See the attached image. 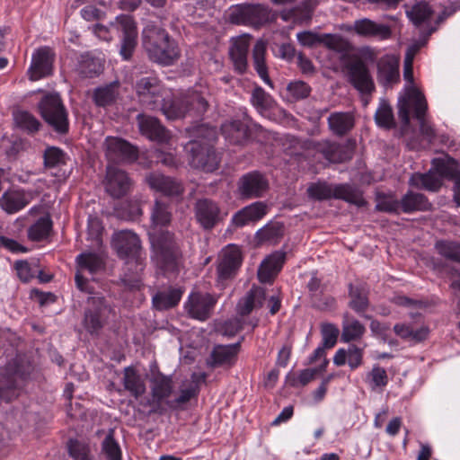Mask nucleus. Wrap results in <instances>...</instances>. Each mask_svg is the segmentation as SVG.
<instances>
[{"label":"nucleus","instance_id":"41","mask_svg":"<svg viewBox=\"0 0 460 460\" xmlns=\"http://www.w3.org/2000/svg\"><path fill=\"white\" fill-rule=\"evenodd\" d=\"M78 270H87L91 274L96 273L104 267V261L101 255L95 252H82L75 259Z\"/></svg>","mask_w":460,"mask_h":460},{"label":"nucleus","instance_id":"63","mask_svg":"<svg viewBox=\"0 0 460 460\" xmlns=\"http://www.w3.org/2000/svg\"><path fill=\"white\" fill-rule=\"evenodd\" d=\"M402 208L401 201L394 199L391 196H378L376 208L378 211L394 213L397 212Z\"/></svg>","mask_w":460,"mask_h":460},{"label":"nucleus","instance_id":"56","mask_svg":"<svg viewBox=\"0 0 460 460\" xmlns=\"http://www.w3.org/2000/svg\"><path fill=\"white\" fill-rule=\"evenodd\" d=\"M435 248L446 259L460 262V243L441 240L436 243Z\"/></svg>","mask_w":460,"mask_h":460},{"label":"nucleus","instance_id":"4","mask_svg":"<svg viewBox=\"0 0 460 460\" xmlns=\"http://www.w3.org/2000/svg\"><path fill=\"white\" fill-rule=\"evenodd\" d=\"M427 110L428 103L424 95L414 86H411L406 95L399 99L398 117L402 126L410 125V111H412L414 118L419 121L421 135L431 142L435 137V130L425 118Z\"/></svg>","mask_w":460,"mask_h":460},{"label":"nucleus","instance_id":"33","mask_svg":"<svg viewBox=\"0 0 460 460\" xmlns=\"http://www.w3.org/2000/svg\"><path fill=\"white\" fill-rule=\"evenodd\" d=\"M265 300V290L261 287L253 286L237 304V312L244 316L255 308L261 307Z\"/></svg>","mask_w":460,"mask_h":460},{"label":"nucleus","instance_id":"48","mask_svg":"<svg viewBox=\"0 0 460 460\" xmlns=\"http://www.w3.org/2000/svg\"><path fill=\"white\" fill-rule=\"evenodd\" d=\"M282 235L283 225L279 222L270 223L256 233V238L260 243H276Z\"/></svg>","mask_w":460,"mask_h":460},{"label":"nucleus","instance_id":"46","mask_svg":"<svg viewBox=\"0 0 460 460\" xmlns=\"http://www.w3.org/2000/svg\"><path fill=\"white\" fill-rule=\"evenodd\" d=\"M366 332L365 326L358 320L348 318L346 314L342 323L341 340L350 342L360 339Z\"/></svg>","mask_w":460,"mask_h":460},{"label":"nucleus","instance_id":"8","mask_svg":"<svg viewBox=\"0 0 460 460\" xmlns=\"http://www.w3.org/2000/svg\"><path fill=\"white\" fill-rule=\"evenodd\" d=\"M139 102L147 110L155 111L165 98L170 97L168 91L155 76L142 77L135 84Z\"/></svg>","mask_w":460,"mask_h":460},{"label":"nucleus","instance_id":"49","mask_svg":"<svg viewBox=\"0 0 460 460\" xmlns=\"http://www.w3.org/2000/svg\"><path fill=\"white\" fill-rule=\"evenodd\" d=\"M349 295L350 297L349 307L355 312L360 314L368 307V298L366 290L359 286L349 285Z\"/></svg>","mask_w":460,"mask_h":460},{"label":"nucleus","instance_id":"28","mask_svg":"<svg viewBox=\"0 0 460 460\" xmlns=\"http://www.w3.org/2000/svg\"><path fill=\"white\" fill-rule=\"evenodd\" d=\"M30 200V196L23 190H8L0 197V208L7 214H14L24 208Z\"/></svg>","mask_w":460,"mask_h":460},{"label":"nucleus","instance_id":"9","mask_svg":"<svg viewBox=\"0 0 460 460\" xmlns=\"http://www.w3.org/2000/svg\"><path fill=\"white\" fill-rule=\"evenodd\" d=\"M110 29L122 32L119 54L123 59H130L137 43V25L133 18L120 14L110 22Z\"/></svg>","mask_w":460,"mask_h":460},{"label":"nucleus","instance_id":"44","mask_svg":"<svg viewBox=\"0 0 460 460\" xmlns=\"http://www.w3.org/2000/svg\"><path fill=\"white\" fill-rule=\"evenodd\" d=\"M402 209L405 213H411L416 210H428L430 203L421 193L409 191L401 199Z\"/></svg>","mask_w":460,"mask_h":460},{"label":"nucleus","instance_id":"35","mask_svg":"<svg viewBox=\"0 0 460 460\" xmlns=\"http://www.w3.org/2000/svg\"><path fill=\"white\" fill-rule=\"evenodd\" d=\"M119 95V83L111 82L97 87L93 92L94 103L99 107H107L112 105Z\"/></svg>","mask_w":460,"mask_h":460},{"label":"nucleus","instance_id":"11","mask_svg":"<svg viewBox=\"0 0 460 460\" xmlns=\"http://www.w3.org/2000/svg\"><path fill=\"white\" fill-rule=\"evenodd\" d=\"M191 155L190 164L204 172H213L218 168L219 158L212 145H201L199 141H190L187 146Z\"/></svg>","mask_w":460,"mask_h":460},{"label":"nucleus","instance_id":"64","mask_svg":"<svg viewBox=\"0 0 460 460\" xmlns=\"http://www.w3.org/2000/svg\"><path fill=\"white\" fill-rule=\"evenodd\" d=\"M347 363L350 369L354 370L363 363L364 348H359L354 344H349L348 349Z\"/></svg>","mask_w":460,"mask_h":460},{"label":"nucleus","instance_id":"24","mask_svg":"<svg viewBox=\"0 0 460 460\" xmlns=\"http://www.w3.org/2000/svg\"><path fill=\"white\" fill-rule=\"evenodd\" d=\"M25 379L18 373L0 376V401L10 402L18 398L24 387Z\"/></svg>","mask_w":460,"mask_h":460},{"label":"nucleus","instance_id":"26","mask_svg":"<svg viewBox=\"0 0 460 460\" xmlns=\"http://www.w3.org/2000/svg\"><path fill=\"white\" fill-rule=\"evenodd\" d=\"M286 258L283 252H275L266 257L258 270V279L261 283L271 282L280 271Z\"/></svg>","mask_w":460,"mask_h":460},{"label":"nucleus","instance_id":"57","mask_svg":"<svg viewBox=\"0 0 460 460\" xmlns=\"http://www.w3.org/2000/svg\"><path fill=\"white\" fill-rule=\"evenodd\" d=\"M16 125L29 133L37 132L40 129V121L30 112L18 111L13 113Z\"/></svg>","mask_w":460,"mask_h":460},{"label":"nucleus","instance_id":"59","mask_svg":"<svg viewBox=\"0 0 460 460\" xmlns=\"http://www.w3.org/2000/svg\"><path fill=\"white\" fill-rule=\"evenodd\" d=\"M43 158L46 168H56L66 164V154L56 146L46 148Z\"/></svg>","mask_w":460,"mask_h":460},{"label":"nucleus","instance_id":"16","mask_svg":"<svg viewBox=\"0 0 460 460\" xmlns=\"http://www.w3.org/2000/svg\"><path fill=\"white\" fill-rule=\"evenodd\" d=\"M54 54L50 48L41 47L36 49L31 57V63L28 69L31 80L37 81L52 73Z\"/></svg>","mask_w":460,"mask_h":460},{"label":"nucleus","instance_id":"52","mask_svg":"<svg viewBox=\"0 0 460 460\" xmlns=\"http://www.w3.org/2000/svg\"><path fill=\"white\" fill-rule=\"evenodd\" d=\"M52 228V221L49 217H40L28 230V236L32 241L46 238Z\"/></svg>","mask_w":460,"mask_h":460},{"label":"nucleus","instance_id":"54","mask_svg":"<svg viewBox=\"0 0 460 460\" xmlns=\"http://www.w3.org/2000/svg\"><path fill=\"white\" fill-rule=\"evenodd\" d=\"M375 121L377 126L385 128H392L395 126L392 107L385 100L379 103L375 114Z\"/></svg>","mask_w":460,"mask_h":460},{"label":"nucleus","instance_id":"27","mask_svg":"<svg viewBox=\"0 0 460 460\" xmlns=\"http://www.w3.org/2000/svg\"><path fill=\"white\" fill-rule=\"evenodd\" d=\"M240 341L231 345H217L210 355V366L213 367H230L237 358Z\"/></svg>","mask_w":460,"mask_h":460},{"label":"nucleus","instance_id":"62","mask_svg":"<svg viewBox=\"0 0 460 460\" xmlns=\"http://www.w3.org/2000/svg\"><path fill=\"white\" fill-rule=\"evenodd\" d=\"M323 345L327 349L335 346L339 335V329L332 323H323L322 325Z\"/></svg>","mask_w":460,"mask_h":460},{"label":"nucleus","instance_id":"51","mask_svg":"<svg viewBox=\"0 0 460 460\" xmlns=\"http://www.w3.org/2000/svg\"><path fill=\"white\" fill-rule=\"evenodd\" d=\"M251 103L260 113H262L271 108L273 99L262 87L255 86L251 93Z\"/></svg>","mask_w":460,"mask_h":460},{"label":"nucleus","instance_id":"2","mask_svg":"<svg viewBox=\"0 0 460 460\" xmlns=\"http://www.w3.org/2000/svg\"><path fill=\"white\" fill-rule=\"evenodd\" d=\"M112 246L119 258L126 261L123 281L130 287H137L140 274L145 269V257L138 235L129 230L116 232L112 236Z\"/></svg>","mask_w":460,"mask_h":460},{"label":"nucleus","instance_id":"39","mask_svg":"<svg viewBox=\"0 0 460 460\" xmlns=\"http://www.w3.org/2000/svg\"><path fill=\"white\" fill-rule=\"evenodd\" d=\"M266 44L263 40H258L252 49L253 66L262 81L272 87V83L268 75L265 64Z\"/></svg>","mask_w":460,"mask_h":460},{"label":"nucleus","instance_id":"43","mask_svg":"<svg viewBox=\"0 0 460 460\" xmlns=\"http://www.w3.org/2000/svg\"><path fill=\"white\" fill-rule=\"evenodd\" d=\"M394 333L402 340L413 341L415 342H420L428 338L429 330L426 326H422L417 330L406 323H396L394 326Z\"/></svg>","mask_w":460,"mask_h":460},{"label":"nucleus","instance_id":"47","mask_svg":"<svg viewBox=\"0 0 460 460\" xmlns=\"http://www.w3.org/2000/svg\"><path fill=\"white\" fill-rule=\"evenodd\" d=\"M406 14L414 25L420 26L430 19L433 10L427 2H419L408 8Z\"/></svg>","mask_w":460,"mask_h":460},{"label":"nucleus","instance_id":"13","mask_svg":"<svg viewBox=\"0 0 460 460\" xmlns=\"http://www.w3.org/2000/svg\"><path fill=\"white\" fill-rule=\"evenodd\" d=\"M103 146L107 159L114 164L131 162L137 156V149L128 141L119 137H108Z\"/></svg>","mask_w":460,"mask_h":460},{"label":"nucleus","instance_id":"3","mask_svg":"<svg viewBox=\"0 0 460 460\" xmlns=\"http://www.w3.org/2000/svg\"><path fill=\"white\" fill-rule=\"evenodd\" d=\"M142 45L149 59L171 66L180 58L177 42L160 25L148 23L142 31Z\"/></svg>","mask_w":460,"mask_h":460},{"label":"nucleus","instance_id":"34","mask_svg":"<svg viewBox=\"0 0 460 460\" xmlns=\"http://www.w3.org/2000/svg\"><path fill=\"white\" fill-rule=\"evenodd\" d=\"M221 131L231 145H243L248 138V128L240 120L225 122L221 126Z\"/></svg>","mask_w":460,"mask_h":460},{"label":"nucleus","instance_id":"61","mask_svg":"<svg viewBox=\"0 0 460 460\" xmlns=\"http://www.w3.org/2000/svg\"><path fill=\"white\" fill-rule=\"evenodd\" d=\"M287 90L295 101L305 99L311 93V87L303 81L289 83Z\"/></svg>","mask_w":460,"mask_h":460},{"label":"nucleus","instance_id":"7","mask_svg":"<svg viewBox=\"0 0 460 460\" xmlns=\"http://www.w3.org/2000/svg\"><path fill=\"white\" fill-rule=\"evenodd\" d=\"M271 10L261 4H240L230 7L228 19L237 25L261 26L270 21Z\"/></svg>","mask_w":460,"mask_h":460},{"label":"nucleus","instance_id":"25","mask_svg":"<svg viewBox=\"0 0 460 460\" xmlns=\"http://www.w3.org/2000/svg\"><path fill=\"white\" fill-rule=\"evenodd\" d=\"M353 30L359 36L379 40H387L392 35L391 28L388 25L377 23L367 18L356 20Z\"/></svg>","mask_w":460,"mask_h":460},{"label":"nucleus","instance_id":"21","mask_svg":"<svg viewBox=\"0 0 460 460\" xmlns=\"http://www.w3.org/2000/svg\"><path fill=\"white\" fill-rule=\"evenodd\" d=\"M145 180L152 190L165 196H180L183 192L181 182L157 172L147 173Z\"/></svg>","mask_w":460,"mask_h":460},{"label":"nucleus","instance_id":"14","mask_svg":"<svg viewBox=\"0 0 460 460\" xmlns=\"http://www.w3.org/2000/svg\"><path fill=\"white\" fill-rule=\"evenodd\" d=\"M217 299L208 293H191L185 304L188 314L199 321H205L210 317Z\"/></svg>","mask_w":460,"mask_h":460},{"label":"nucleus","instance_id":"36","mask_svg":"<svg viewBox=\"0 0 460 460\" xmlns=\"http://www.w3.org/2000/svg\"><path fill=\"white\" fill-rule=\"evenodd\" d=\"M182 292L179 288H168L158 291L153 296V305L157 310H166L175 306L181 298Z\"/></svg>","mask_w":460,"mask_h":460},{"label":"nucleus","instance_id":"22","mask_svg":"<svg viewBox=\"0 0 460 460\" xmlns=\"http://www.w3.org/2000/svg\"><path fill=\"white\" fill-rule=\"evenodd\" d=\"M137 121L141 134L149 139L160 143H164L169 140V131L156 118L146 114H138L137 116Z\"/></svg>","mask_w":460,"mask_h":460},{"label":"nucleus","instance_id":"18","mask_svg":"<svg viewBox=\"0 0 460 460\" xmlns=\"http://www.w3.org/2000/svg\"><path fill=\"white\" fill-rule=\"evenodd\" d=\"M105 190L114 199L127 195L132 186V181L126 172L113 166L107 167Z\"/></svg>","mask_w":460,"mask_h":460},{"label":"nucleus","instance_id":"20","mask_svg":"<svg viewBox=\"0 0 460 460\" xmlns=\"http://www.w3.org/2000/svg\"><path fill=\"white\" fill-rule=\"evenodd\" d=\"M151 382V395L155 408V412L161 413L164 409L163 404L166 405V401H170L169 397L173 391V382L171 376L158 373L150 380Z\"/></svg>","mask_w":460,"mask_h":460},{"label":"nucleus","instance_id":"60","mask_svg":"<svg viewBox=\"0 0 460 460\" xmlns=\"http://www.w3.org/2000/svg\"><path fill=\"white\" fill-rule=\"evenodd\" d=\"M193 141H199L201 145H212L217 138V131L216 128L208 125H199L193 128Z\"/></svg>","mask_w":460,"mask_h":460},{"label":"nucleus","instance_id":"32","mask_svg":"<svg viewBox=\"0 0 460 460\" xmlns=\"http://www.w3.org/2000/svg\"><path fill=\"white\" fill-rule=\"evenodd\" d=\"M327 121L329 128L338 137L347 135L355 126V117L351 112H332Z\"/></svg>","mask_w":460,"mask_h":460},{"label":"nucleus","instance_id":"50","mask_svg":"<svg viewBox=\"0 0 460 460\" xmlns=\"http://www.w3.org/2000/svg\"><path fill=\"white\" fill-rule=\"evenodd\" d=\"M76 70L82 76L91 78L101 72L102 66L99 59L94 58L88 54H84L80 57Z\"/></svg>","mask_w":460,"mask_h":460},{"label":"nucleus","instance_id":"23","mask_svg":"<svg viewBox=\"0 0 460 460\" xmlns=\"http://www.w3.org/2000/svg\"><path fill=\"white\" fill-rule=\"evenodd\" d=\"M242 264V253L235 245L227 246L217 267L218 278L227 279L234 277Z\"/></svg>","mask_w":460,"mask_h":460},{"label":"nucleus","instance_id":"42","mask_svg":"<svg viewBox=\"0 0 460 460\" xmlns=\"http://www.w3.org/2000/svg\"><path fill=\"white\" fill-rule=\"evenodd\" d=\"M158 110L162 111L168 119H177L187 116V108L182 102V95L178 98L165 100L161 103Z\"/></svg>","mask_w":460,"mask_h":460},{"label":"nucleus","instance_id":"31","mask_svg":"<svg viewBox=\"0 0 460 460\" xmlns=\"http://www.w3.org/2000/svg\"><path fill=\"white\" fill-rule=\"evenodd\" d=\"M122 384L124 389L136 399L141 397L146 390L142 376L134 367H126L123 369Z\"/></svg>","mask_w":460,"mask_h":460},{"label":"nucleus","instance_id":"37","mask_svg":"<svg viewBox=\"0 0 460 460\" xmlns=\"http://www.w3.org/2000/svg\"><path fill=\"white\" fill-rule=\"evenodd\" d=\"M249 43L246 39H237L230 49V57L234 63L235 70L243 74L247 68V54Z\"/></svg>","mask_w":460,"mask_h":460},{"label":"nucleus","instance_id":"19","mask_svg":"<svg viewBox=\"0 0 460 460\" xmlns=\"http://www.w3.org/2000/svg\"><path fill=\"white\" fill-rule=\"evenodd\" d=\"M349 82L362 94H370L375 90L373 78L367 65L361 60L347 66Z\"/></svg>","mask_w":460,"mask_h":460},{"label":"nucleus","instance_id":"58","mask_svg":"<svg viewBox=\"0 0 460 460\" xmlns=\"http://www.w3.org/2000/svg\"><path fill=\"white\" fill-rule=\"evenodd\" d=\"M366 381L372 390H376L386 386L388 376L384 367L374 365L371 371L367 374Z\"/></svg>","mask_w":460,"mask_h":460},{"label":"nucleus","instance_id":"6","mask_svg":"<svg viewBox=\"0 0 460 460\" xmlns=\"http://www.w3.org/2000/svg\"><path fill=\"white\" fill-rule=\"evenodd\" d=\"M43 119L58 134L69 130L68 112L58 93H47L38 103Z\"/></svg>","mask_w":460,"mask_h":460},{"label":"nucleus","instance_id":"38","mask_svg":"<svg viewBox=\"0 0 460 460\" xmlns=\"http://www.w3.org/2000/svg\"><path fill=\"white\" fill-rule=\"evenodd\" d=\"M317 150L331 163H342L350 157L346 147L335 142L320 143Z\"/></svg>","mask_w":460,"mask_h":460},{"label":"nucleus","instance_id":"12","mask_svg":"<svg viewBox=\"0 0 460 460\" xmlns=\"http://www.w3.org/2000/svg\"><path fill=\"white\" fill-rule=\"evenodd\" d=\"M268 188V180L256 171L243 174L237 182L238 194L243 199L261 198Z\"/></svg>","mask_w":460,"mask_h":460},{"label":"nucleus","instance_id":"53","mask_svg":"<svg viewBox=\"0 0 460 460\" xmlns=\"http://www.w3.org/2000/svg\"><path fill=\"white\" fill-rule=\"evenodd\" d=\"M69 456L73 460H95L88 444L77 439H70L67 444Z\"/></svg>","mask_w":460,"mask_h":460},{"label":"nucleus","instance_id":"45","mask_svg":"<svg viewBox=\"0 0 460 460\" xmlns=\"http://www.w3.org/2000/svg\"><path fill=\"white\" fill-rule=\"evenodd\" d=\"M315 5V0H305L300 6L293 8L288 12H283L281 13V18L284 21H288L291 18L299 22L309 21L312 17Z\"/></svg>","mask_w":460,"mask_h":460},{"label":"nucleus","instance_id":"40","mask_svg":"<svg viewBox=\"0 0 460 460\" xmlns=\"http://www.w3.org/2000/svg\"><path fill=\"white\" fill-rule=\"evenodd\" d=\"M410 184L427 190L437 191L442 185V178L437 172L416 173L410 179Z\"/></svg>","mask_w":460,"mask_h":460},{"label":"nucleus","instance_id":"15","mask_svg":"<svg viewBox=\"0 0 460 460\" xmlns=\"http://www.w3.org/2000/svg\"><path fill=\"white\" fill-rule=\"evenodd\" d=\"M194 213L196 220L205 230L214 228L223 218L219 206L210 199H198Z\"/></svg>","mask_w":460,"mask_h":460},{"label":"nucleus","instance_id":"1","mask_svg":"<svg viewBox=\"0 0 460 460\" xmlns=\"http://www.w3.org/2000/svg\"><path fill=\"white\" fill-rule=\"evenodd\" d=\"M172 220V212L167 203L156 199L151 210V225L148 235L153 251V260L156 266L166 272L178 270L181 252L173 234L162 228Z\"/></svg>","mask_w":460,"mask_h":460},{"label":"nucleus","instance_id":"5","mask_svg":"<svg viewBox=\"0 0 460 460\" xmlns=\"http://www.w3.org/2000/svg\"><path fill=\"white\" fill-rule=\"evenodd\" d=\"M309 197L317 199H343L358 207L366 204L362 192L350 184H328L327 182H317L311 184L307 189Z\"/></svg>","mask_w":460,"mask_h":460},{"label":"nucleus","instance_id":"17","mask_svg":"<svg viewBox=\"0 0 460 460\" xmlns=\"http://www.w3.org/2000/svg\"><path fill=\"white\" fill-rule=\"evenodd\" d=\"M205 373H193L190 380L183 384L180 394L173 400L166 401V406L171 410L182 409L191 399H196L200 391V385L206 383Z\"/></svg>","mask_w":460,"mask_h":460},{"label":"nucleus","instance_id":"55","mask_svg":"<svg viewBox=\"0 0 460 460\" xmlns=\"http://www.w3.org/2000/svg\"><path fill=\"white\" fill-rule=\"evenodd\" d=\"M113 434V430L110 429L102 443V451L106 460H121V449L119 443L115 440Z\"/></svg>","mask_w":460,"mask_h":460},{"label":"nucleus","instance_id":"30","mask_svg":"<svg viewBox=\"0 0 460 460\" xmlns=\"http://www.w3.org/2000/svg\"><path fill=\"white\" fill-rule=\"evenodd\" d=\"M377 80L385 87L399 81V64L392 57H384L377 63Z\"/></svg>","mask_w":460,"mask_h":460},{"label":"nucleus","instance_id":"10","mask_svg":"<svg viewBox=\"0 0 460 460\" xmlns=\"http://www.w3.org/2000/svg\"><path fill=\"white\" fill-rule=\"evenodd\" d=\"M109 313L110 306L103 296L96 295L88 297L83 322L84 328L91 334H98Z\"/></svg>","mask_w":460,"mask_h":460},{"label":"nucleus","instance_id":"29","mask_svg":"<svg viewBox=\"0 0 460 460\" xmlns=\"http://www.w3.org/2000/svg\"><path fill=\"white\" fill-rule=\"evenodd\" d=\"M181 95L183 104L187 108V116L199 118L208 111L209 104L204 93L189 90Z\"/></svg>","mask_w":460,"mask_h":460}]
</instances>
